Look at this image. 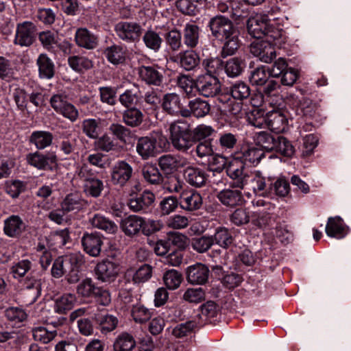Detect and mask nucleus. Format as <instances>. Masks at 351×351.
<instances>
[{"label": "nucleus", "instance_id": "f257e3e1", "mask_svg": "<svg viewBox=\"0 0 351 351\" xmlns=\"http://www.w3.org/2000/svg\"><path fill=\"white\" fill-rule=\"evenodd\" d=\"M169 141L177 151L186 153L194 145V137L190 124L183 120L171 122L169 126Z\"/></svg>", "mask_w": 351, "mask_h": 351}, {"label": "nucleus", "instance_id": "f03ea898", "mask_svg": "<svg viewBox=\"0 0 351 351\" xmlns=\"http://www.w3.org/2000/svg\"><path fill=\"white\" fill-rule=\"evenodd\" d=\"M51 108L58 113L75 122L79 117L77 109L69 101L68 95L64 90H58L53 93L49 100Z\"/></svg>", "mask_w": 351, "mask_h": 351}, {"label": "nucleus", "instance_id": "7ed1b4c3", "mask_svg": "<svg viewBox=\"0 0 351 351\" xmlns=\"http://www.w3.org/2000/svg\"><path fill=\"white\" fill-rule=\"evenodd\" d=\"M208 27L213 36L219 40H224L225 38L238 32L232 22L223 16H216L210 19Z\"/></svg>", "mask_w": 351, "mask_h": 351}, {"label": "nucleus", "instance_id": "20e7f679", "mask_svg": "<svg viewBox=\"0 0 351 351\" xmlns=\"http://www.w3.org/2000/svg\"><path fill=\"white\" fill-rule=\"evenodd\" d=\"M142 31L141 25L134 21H119L114 25L117 36L127 43H134L138 40Z\"/></svg>", "mask_w": 351, "mask_h": 351}, {"label": "nucleus", "instance_id": "39448f33", "mask_svg": "<svg viewBox=\"0 0 351 351\" xmlns=\"http://www.w3.org/2000/svg\"><path fill=\"white\" fill-rule=\"evenodd\" d=\"M196 90L205 97L219 96L221 91V83L215 75H201L196 78Z\"/></svg>", "mask_w": 351, "mask_h": 351}, {"label": "nucleus", "instance_id": "423d86ee", "mask_svg": "<svg viewBox=\"0 0 351 351\" xmlns=\"http://www.w3.org/2000/svg\"><path fill=\"white\" fill-rule=\"evenodd\" d=\"M27 162L39 170L52 171L57 163V156L53 154H44L38 152L26 156Z\"/></svg>", "mask_w": 351, "mask_h": 351}, {"label": "nucleus", "instance_id": "0eeeda50", "mask_svg": "<svg viewBox=\"0 0 351 351\" xmlns=\"http://www.w3.org/2000/svg\"><path fill=\"white\" fill-rule=\"evenodd\" d=\"M250 51L261 62L270 63L276 58V53L273 44L266 40H256L251 43Z\"/></svg>", "mask_w": 351, "mask_h": 351}, {"label": "nucleus", "instance_id": "6e6552de", "mask_svg": "<svg viewBox=\"0 0 351 351\" xmlns=\"http://www.w3.org/2000/svg\"><path fill=\"white\" fill-rule=\"evenodd\" d=\"M132 167L125 160L117 161L110 172L111 182L113 184L123 186L132 178Z\"/></svg>", "mask_w": 351, "mask_h": 351}, {"label": "nucleus", "instance_id": "1a4fd4ad", "mask_svg": "<svg viewBox=\"0 0 351 351\" xmlns=\"http://www.w3.org/2000/svg\"><path fill=\"white\" fill-rule=\"evenodd\" d=\"M155 195L150 191H145L141 194L131 195L127 205L130 210L134 213H145L154 204Z\"/></svg>", "mask_w": 351, "mask_h": 351}, {"label": "nucleus", "instance_id": "9d476101", "mask_svg": "<svg viewBox=\"0 0 351 351\" xmlns=\"http://www.w3.org/2000/svg\"><path fill=\"white\" fill-rule=\"evenodd\" d=\"M227 175L233 180V186L243 189L250 176L245 171L243 164L239 161L231 162L226 169Z\"/></svg>", "mask_w": 351, "mask_h": 351}, {"label": "nucleus", "instance_id": "9b49d317", "mask_svg": "<svg viewBox=\"0 0 351 351\" xmlns=\"http://www.w3.org/2000/svg\"><path fill=\"white\" fill-rule=\"evenodd\" d=\"M35 25L29 21L19 23L16 27L14 43L21 47H29L35 38Z\"/></svg>", "mask_w": 351, "mask_h": 351}, {"label": "nucleus", "instance_id": "f8f14e48", "mask_svg": "<svg viewBox=\"0 0 351 351\" xmlns=\"http://www.w3.org/2000/svg\"><path fill=\"white\" fill-rule=\"evenodd\" d=\"M270 20L266 14H256L247 21V30L250 35L262 38L270 25Z\"/></svg>", "mask_w": 351, "mask_h": 351}, {"label": "nucleus", "instance_id": "ddd939ff", "mask_svg": "<svg viewBox=\"0 0 351 351\" xmlns=\"http://www.w3.org/2000/svg\"><path fill=\"white\" fill-rule=\"evenodd\" d=\"M186 158L178 155L165 154L159 157L158 166L165 174H171L188 164Z\"/></svg>", "mask_w": 351, "mask_h": 351}, {"label": "nucleus", "instance_id": "4468645a", "mask_svg": "<svg viewBox=\"0 0 351 351\" xmlns=\"http://www.w3.org/2000/svg\"><path fill=\"white\" fill-rule=\"evenodd\" d=\"M21 285L23 295L28 298V302L34 303L41 295V280L29 274L23 280Z\"/></svg>", "mask_w": 351, "mask_h": 351}, {"label": "nucleus", "instance_id": "2eb2a0df", "mask_svg": "<svg viewBox=\"0 0 351 351\" xmlns=\"http://www.w3.org/2000/svg\"><path fill=\"white\" fill-rule=\"evenodd\" d=\"M157 140L153 136H141L137 139L136 151L143 160H148L157 154Z\"/></svg>", "mask_w": 351, "mask_h": 351}, {"label": "nucleus", "instance_id": "dca6fc26", "mask_svg": "<svg viewBox=\"0 0 351 351\" xmlns=\"http://www.w3.org/2000/svg\"><path fill=\"white\" fill-rule=\"evenodd\" d=\"M210 111V105L208 101L201 98H195L189 101L188 108L182 110L181 116L183 117L193 116L202 118L208 114Z\"/></svg>", "mask_w": 351, "mask_h": 351}, {"label": "nucleus", "instance_id": "f3484780", "mask_svg": "<svg viewBox=\"0 0 351 351\" xmlns=\"http://www.w3.org/2000/svg\"><path fill=\"white\" fill-rule=\"evenodd\" d=\"M186 280L191 285H204L208 279L210 270L202 263H196L186 269Z\"/></svg>", "mask_w": 351, "mask_h": 351}, {"label": "nucleus", "instance_id": "a211bd4d", "mask_svg": "<svg viewBox=\"0 0 351 351\" xmlns=\"http://www.w3.org/2000/svg\"><path fill=\"white\" fill-rule=\"evenodd\" d=\"M84 252L93 257L100 254L103 245L102 237L98 233H84L81 239Z\"/></svg>", "mask_w": 351, "mask_h": 351}, {"label": "nucleus", "instance_id": "6ab92c4d", "mask_svg": "<svg viewBox=\"0 0 351 351\" xmlns=\"http://www.w3.org/2000/svg\"><path fill=\"white\" fill-rule=\"evenodd\" d=\"M183 175L186 182L195 188L205 186L208 180L205 171L197 167H186L184 170Z\"/></svg>", "mask_w": 351, "mask_h": 351}, {"label": "nucleus", "instance_id": "aec40b11", "mask_svg": "<svg viewBox=\"0 0 351 351\" xmlns=\"http://www.w3.org/2000/svg\"><path fill=\"white\" fill-rule=\"evenodd\" d=\"M180 205L185 210L193 211L198 210L202 205V197L200 194L193 190L182 191L180 195Z\"/></svg>", "mask_w": 351, "mask_h": 351}, {"label": "nucleus", "instance_id": "412c9836", "mask_svg": "<svg viewBox=\"0 0 351 351\" xmlns=\"http://www.w3.org/2000/svg\"><path fill=\"white\" fill-rule=\"evenodd\" d=\"M118 272V265L109 260H104L97 263L95 268L97 278L102 282L113 280Z\"/></svg>", "mask_w": 351, "mask_h": 351}, {"label": "nucleus", "instance_id": "4be33fe9", "mask_svg": "<svg viewBox=\"0 0 351 351\" xmlns=\"http://www.w3.org/2000/svg\"><path fill=\"white\" fill-rule=\"evenodd\" d=\"M75 41L77 46L86 49H95L99 43L98 37L86 28H78L75 34Z\"/></svg>", "mask_w": 351, "mask_h": 351}, {"label": "nucleus", "instance_id": "5701e85b", "mask_svg": "<svg viewBox=\"0 0 351 351\" xmlns=\"http://www.w3.org/2000/svg\"><path fill=\"white\" fill-rule=\"evenodd\" d=\"M25 228V222L19 215H12L4 220L3 231L10 237H19Z\"/></svg>", "mask_w": 351, "mask_h": 351}, {"label": "nucleus", "instance_id": "b1692460", "mask_svg": "<svg viewBox=\"0 0 351 351\" xmlns=\"http://www.w3.org/2000/svg\"><path fill=\"white\" fill-rule=\"evenodd\" d=\"M175 62L185 71H190L195 70L198 66L200 58L195 51L186 50L180 52L176 56Z\"/></svg>", "mask_w": 351, "mask_h": 351}, {"label": "nucleus", "instance_id": "393cba45", "mask_svg": "<svg viewBox=\"0 0 351 351\" xmlns=\"http://www.w3.org/2000/svg\"><path fill=\"white\" fill-rule=\"evenodd\" d=\"M267 127L278 134L284 132L287 127V119L279 110H273L266 113Z\"/></svg>", "mask_w": 351, "mask_h": 351}, {"label": "nucleus", "instance_id": "a878e982", "mask_svg": "<svg viewBox=\"0 0 351 351\" xmlns=\"http://www.w3.org/2000/svg\"><path fill=\"white\" fill-rule=\"evenodd\" d=\"M138 75L146 84L157 86L162 84L164 79L162 73L153 66H141L138 69Z\"/></svg>", "mask_w": 351, "mask_h": 351}, {"label": "nucleus", "instance_id": "bb28decb", "mask_svg": "<svg viewBox=\"0 0 351 351\" xmlns=\"http://www.w3.org/2000/svg\"><path fill=\"white\" fill-rule=\"evenodd\" d=\"M183 43L190 49H194L199 43L201 29L195 24L186 23L183 29Z\"/></svg>", "mask_w": 351, "mask_h": 351}, {"label": "nucleus", "instance_id": "cd10ccee", "mask_svg": "<svg viewBox=\"0 0 351 351\" xmlns=\"http://www.w3.org/2000/svg\"><path fill=\"white\" fill-rule=\"evenodd\" d=\"M319 106L308 98L302 99L297 108V113L306 119H317L319 117Z\"/></svg>", "mask_w": 351, "mask_h": 351}, {"label": "nucleus", "instance_id": "c85d7f7f", "mask_svg": "<svg viewBox=\"0 0 351 351\" xmlns=\"http://www.w3.org/2000/svg\"><path fill=\"white\" fill-rule=\"evenodd\" d=\"M219 108L221 110L231 115L239 116L242 111L243 104L236 101L228 93L221 94L217 97Z\"/></svg>", "mask_w": 351, "mask_h": 351}, {"label": "nucleus", "instance_id": "c756f323", "mask_svg": "<svg viewBox=\"0 0 351 351\" xmlns=\"http://www.w3.org/2000/svg\"><path fill=\"white\" fill-rule=\"evenodd\" d=\"M325 230L328 237L338 239L343 238L348 234L343 221L339 217H329Z\"/></svg>", "mask_w": 351, "mask_h": 351}, {"label": "nucleus", "instance_id": "7c9ffc66", "mask_svg": "<svg viewBox=\"0 0 351 351\" xmlns=\"http://www.w3.org/2000/svg\"><path fill=\"white\" fill-rule=\"evenodd\" d=\"M86 202L78 193H69L66 195L60 204L61 208L66 213H77L82 210Z\"/></svg>", "mask_w": 351, "mask_h": 351}, {"label": "nucleus", "instance_id": "2f4dec72", "mask_svg": "<svg viewBox=\"0 0 351 351\" xmlns=\"http://www.w3.org/2000/svg\"><path fill=\"white\" fill-rule=\"evenodd\" d=\"M162 108L165 112L172 116L181 115L182 108L180 97L176 93H167L164 95Z\"/></svg>", "mask_w": 351, "mask_h": 351}, {"label": "nucleus", "instance_id": "473e14b6", "mask_svg": "<svg viewBox=\"0 0 351 351\" xmlns=\"http://www.w3.org/2000/svg\"><path fill=\"white\" fill-rule=\"evenodd\" d=\"M144 219L137 215H130L123 219L121 227L124 233L128 236L137 234L141 230L143 231Z\"/></svg>", "mask_w": 351, "mask_h": 351}, {"label": "nucleus", "instance_id": "72a5a7b5", "mask_svg": "<svg viewBox=\"0 0 351 351\" xmlns=\"http://www.w3.org/2000/svg\"><path fill=\"white\" fill-rule=\"evenodd\" d=\"M38 75L41 79L50 80L55 74V65L53 62L45 53H40L37 60Z\"/></svg>", "mask_w": 351, "mask_h": 351}, {"label": "nucleus", "instance_id": "f704fd0d", "mask_svg": "<svg viewBox=\"0 0 351 351\" xmlns=\"http://www.w3.org/2000/svg\"><path fill=\"white\" fill-rule=\"evenodd\" d=\"M53 140L51 132L45 130L34 131L29 136V142L38 149H44L49 147Z\"/></svg>", "mask_w": 351, "mask_h": 351}, {"label": "nucleus", "instance_id": "c9c22d12", "mask_svg": "<svg viewBox=\"0 0 351 351\" xmlns=\"http://www.w3.org/2000/svg\"><path fill=\"white\" fill-rule=\"evenodd\" d=\"M220 202L227 206H235L242 204L243 195L239 190L223 189L217 195Z\"/></svg>", "mask_w": 351, "mask_h": 351}, {"label": "nucleus", "instance_id": "e433bc0d", "mask_svg": "<svg viewBox=\"0 0 351 351\" xmlns=\"http://www.w3.org/2000/svg\"><path fill=\"white\" fill-rule=\"evenodd\" d=\"M278 134H271L267 132L262 131L256 134L254 141L256 145L266 152L274 151Z\"/></svg>", "mask_w": 351, "mask_h": 351}, {"label": "nucleus", "instance_id": "4c0bfd02", "mask_svg": "<svg viewBox=\"0 0 351 351\" xmlns=\"http://www.w3.org/2000/svg\"><path fill=\"white\" fill-rule=\"evenodd\" d=\"M93 319L96 324L99 326L100 330L104 334H106L114 330L119 323V320L117 317L109 314H95L93 317Z\"/></svg>", "mask_w": 351, "mask_h": 351}, {"label": "nucleus", "instance_id": "58836bf2", "mask_svg": "<svg viewBox=\"0 0 351 351\" xmlns=\"http://www.w3.org/2000/svg\"><path fill=\"white\" fill-rule=\"evenodd\" d=\"M152 310L146 307L141 303H136L132 305L130 315L132 320L136 323L143 324L150 320L152 317Z\"/></svg>", "mask_w": 351, "mask_h": 351}, {"label": "nucleus", "instance_id": "ea45409f", "mask_svg": "<svg viewBox=\"0 0 351 351\" xmlns=\"http://www.w3.org/2000/svg\"><path fill=\"white\" fill-rule=\"evenodd\" d=\"M123 123L131 128H137L143 122L144 114L136 107L126 109L122 114Z\"/></svg>", "mask_w": 351, "mask_h": 351}, {"label": "nucleus", "instance_id": "a19ab883", "mask_svg": "<svg viewBox=\"0 0 351 351\" xmlns=\"http://www.w3.org/2000/svg\"><path fill=\"white\" fill-rule=\"evenodd\" d=\"M135 346L134 337L127 332L119 334L113 343L114 351H132Z\"/></svg>", "mask_w": 351, "mask_h": 351}, {"label": "nucleus", "instance_id": "79ce46f5", "mask_svg": "<svg viewBox=\"0 0 351 351\" xmlns=\"http://www.w3.org/2000/svg\"><path fill=\"white\" fill-rule=\"evenodd\" d=\"M145 180L151 184H159L163 181V176L158 168L152 163H146L142 168Z\"/></svg>", "mask_w": 351, "mask_h": 351}, {"label": "nucleus", "instance_id": "37998d69", "mask_svg": "<svg viewBox=\"0 0 351 351\" xmlns=\"http://www.w3.org/2000/svg\"><path fill=\"white\" fill-rule=\"evenodd\" d=\"M89 221L93 227L102 230L108 234L115 233L117 230V226L114 222L100 214H95L89 219Z\"/></svg>", "mask_w": 351, "mask_h": 351}, {"label": "nucleus", "instance_id": "c03bdc74", "mask_svg": "<svg viewBox=\"0 0 351 351\" xmlns=\"http://www.w3.org/2000/svg\"><path fill=\"white\" fill-rule=\"evenodd\" d=\"M223 43V46L221 51V55L223 58L234 55L238 50L240 46V41L239 39V32L234 34L225 38L224 40H221Z\"/></svg>", "mask_w": 351, "mask_h": 351}, {"label": "nucleus", "instance_id": "a18cd8bd", "mask_svg": "<svg viewBox=\"0 0 351 351\" xmlns=\"http://www.w3.org/2000/svg\"><path fill=\"white\" fill-rule=\"evenodd\" d=\"M213 243L219 245L223 248H228L234 241L232 233L224 227H219L216 229L213 236Z\"/></svg>", "mask_w": 351, "mask_h": 351}, {"label": "nucleus", "instance_id": "49530a36", "mask_svg": "<svg viewBox=\"0 0 351 351\" xmlns=\"http://www.w3.org/2000/svg\"><path fill=\"white\" fill-rule=\"evenodd\" d=\"M271 76L269 68L265 66H260L255 68L250 73V82L252 85L263 86L266 84Z\"/></svg>", "mask_w": 351, "mask_h": 351}, {"label": "nucleus", "instance_id": "de8ad7c7", "mask_svg": "<svg viewBox=\"0 0 351 351\" xmlns=\"http://www.w3.org/2000/svg\"><path fill=\"white\" fill-rule=\"evenodd\" d=\"M69 66L76 72H83L93 66V62L86 57L72 56L68 58Z\"/></svg>", "mask_w": 351, "mask_h": 351}, {"label": "nucleus", "instance_id": "09e8293b", "mask_svg": "<svg viewBox=\"0 0 351 351\" xmlns=\"http://www.w3.org/2000/svg\"><path fill=\"white\" fill-rule=\"evenodd\" d=\"M264 156L265 154L263 149L256 147H251L242 152L241 158L245 163L256 165Z\"/></svg>", "mask_w": 351, "mask_h": 351}, {"label": "nucleus", "instance_id": "8fccbe9b", "mask_svg": "<svg viewBox=\"0 0 351 351\" xmlns=\"http://www.w3.org/2000/svg\"><path fill=\"white\" fill-rule=\"evenodd\" d=\"M75 301L76 298L74 294H64L56 300L54 311L58 313H66L73 308Z\"/></svg>", "mask_w": 351, "mask_h": 351}, {"label": "nucleus", "instance_id": "3c124183", "mask_svg": "<svg viewBox=\"0 0 351 351\" xmlns=\"http://www.w3.org/2000/svg\"><path fill=\"white\" fill-rule=\"evenodd\" d=\"M213 244V237L206 235L194 237L191 241L193 250L201 254L206 252Z\"/></svg>", "mask_w": 351, "mask_h": 351}, {"label": "nucleus", "instance_id": "603ef678", "mask_svg": "<svg viewBox=\"0 0 351 351\" xmlns=\"http://www.w3.org/2000/svg\"><path fill=\"white\" fill-rule=\"evenodd\" d=\"M100 119H86L82 122V130L84 134L91 139H95L99 134Z\"/></svg>", "mask_w": 351, "mask_h": 351}, {"label": "nucleus", "instance_id": "864d4df0", "mask_svg": "<svg viewBox=\"0 0 351 351\" xmlns=\"http://www.w3.org/2000/svg\"><path fill=\"white\" fill-rule=\"evenodd\" d=\"M230 94L232 98L243 101L247 99L251 95L250 86L243 82H237L230 87Z\"/></svg>", "mask_w": 351, "mask_h": 351}, {"label": "nucleus", "instance_id": "5fc2aeb1", "mask_svg": "<svg viewBox=\"0 0 351 351\" xmlns=\"http://www.w3.org/2000/svg\"><path fill=\"white\" fill-rule=\"evenodd\" d=\"M245 68L244 61L239 58H232L228 60L225 65L226 74L231 77L239 76Z\"/></svg>", "mask_w": 351, "mask_h": 351}, {"label": "nucleus", "instance_id": "6e6d98bb", "mask_svg": "<svg viewBox=\"0 0 351 351\" xmlns=\"http://www.w3.org/2000/svg\"><path fill=\"white\" fill-rule=\"evenodd\" d=\"M95 139L96 141L94 143V145L98 150L109 152L115 151L117 149V142H115L112 137L107 134H104Z\"/></svg>", "mask_w": 351, "mask_h": 351}, {"label": "nucleus", "instance_id": "4d7b16f0", "mask_svg": "<svg viewBox=\"0 0 351 351\" xmlns=\"http://www.w3.org/2000/svg\"><path fill=\"white\" fill-rule=\"evenodd\" d=\"M143 40L145 46L154 51H158L162 43V39L159 34L152 29L147 30L143 36Z\"/></svg>", "mask_w": 351, "mask_h": 351}, {"label": "nucleus", "instance_id": "13d9d810", "mask_svg": "<svg viewBox=\"0 0 351 351\" xmlns=\"http://www.w3.org/2000/svg\"><path fill=\"white\" fill-rule=\"evenodd\" d=\"M108 130L112 135L122 143H126L132 135V132L128 128L117 123L110 124Z\"/></svg>", "mask_w": 351, "mask_h": 351}, {"label": "nucleus", "instance_id": "bf43d9fd", "mask_svg": "<svg viewBox=\"0 0 351 351\" xmlns=\"http://www.w3.org/2000/svg\"><path fill=\"white\" fill-rule=\"evenodd\" d=\"M163 280L169 289L175 290L180 287L182 280V276L177 270L170 269L164 274Z\"/></svg>", "mask_w": 351, "mask_h": 351}, {"label": "nucleus", "instance_id": "052dcab7", "mask_svg": "<svg viewBox=\"0 0 351 351\" xmlns=\"http://www.w3.org/2000/svg\"><path fill=\"white\" fill-rule=\"evenodd\" d=\"M274 151L286 157H291L295 153V148L286 138L278 135Z\"/></svg>", "mask_w": 351, "mask_h": 351}, {"label": "nucleus", "instance_id": "680f3d73", "mask_svg": "<svg viewBox=\"0 0 351 351\" xmlns=\"http://www.w3.org/2000/svg\"><path fill=\"white\" fill-rule=\"evenodd\" d=\"M250 184L255 193H259L261 195L266 194L265 178L263 176L260 171H257L252 174Z\"/></svg>", "mask_w": 351, "mask_h": 351}, {"label": "nucleus", "instance_id": "e2e57ef3", "mask_svg": "<svg viewBox=\"0 0 351 351\" xmlns=\"http://www.w3.org/2000/svg\"><path fill=\"white\" fill-rule=\"evenodd\" d=\"M84 193L90 197H98L101 195L104 190L103 181L95 178L94 180L89 181L86 184H83Z\"/></svg>", "mask_w": 351, "mask_h": 351}, {"label": "nucleus", "instance_id": "0e129e2a", "mask_svg": "<svg viewBox=\"0 0 351 351\" xmlns=\"http://www.w3.org/2000/svg\"><path fill=\"white\" fill-rule=\"evenodd\" d=\"M100 101L109 106L117 104V89L112 86H101L99 88Z\"/></svg>", "mask_w": 351, "mask_h": 351}, {"label": "nucleus", "instance_id": "69168bd1", "mask_svg": "<svg viewBox=\"0 0 351 351\" xmlns=\"http://www.w3.org/2000/svg\"><path fill=\"white\" fill-rule=\"evenodd\" d=\"M98 290L91 278L84 279L77 287V293L83 298H92L95 291Z\"/></svg>", "mask_w": 351, "mask_h": 351}, {"label": "nucleus", "instance_id": "338daca9", "mask_svg": "<svg viewBox=\"0 0 351 351\" xmlns=\"http://www.w3.org/2000/svg\"><path fill=\"white\" fill-rule=\"evenodd\" d=\"M163 189L169 193H182L183 191L184 183L177 176H170L162 181Z\"/></svg>", "mask_w": 351, "mask_h": 351}, {"label": "nucleus", "instance_id": "774afa93", "mask_svg": "<svg viewBox=\"0 0 351 351\" xmlns=\"http://www.w3.org/2000/svg\"><path fill=\"white\" fill-rule=\"evenodd\" d=\"M237 143L236 135L230 132H223L219 134L217 141V145L222 150L231 151Z\"/></svg>", "mask_w": 351, "mask_h": 351}]
</instances>
